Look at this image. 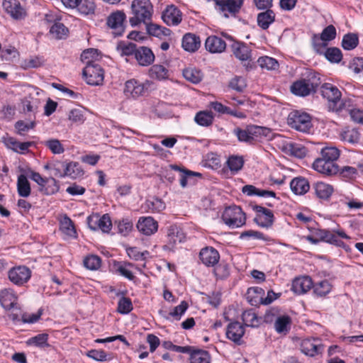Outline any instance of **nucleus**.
I'll return each instance as SVG.
<instances>
[{
  "instance_id": "obj_1",
  "label": "nucleus",
  "mask_w": 363,
  "mask_h": 363,
  "mask_svg": "<svg viewBox=\"0 0 363 363\" xmlns=\"http://www.w3.org/2000/svg\"><path fill=\"white\" fill-rule=\"evenodd\" d=\"M340 155V150L335 147L322 148L320 156L317 157L312 167L314 170L325 176L331 177L337 174L340 167L336 163Z\"/></svg>"
},
{
  "instance_id": "obj_2",
  "label": "nucleus",
  "mask_w": 363,
  "mask_h": 363,
  "mask_svg": "<svg viewBox=\"0 0 363 363\" xmlns=\"http://www.w3.org/2000/svg\"><path fill=\"white\" fill-rule=\"evenodd\" d=\"M152 6L149 0H133L131 4L133 16L129 19L131 26L135 27L141 23L147 24L152 16Z\"/></svg>"
},
{
  "instance_id": "obj_3",
  "label": "nucleus",
  "mask_w": 363,
  "mask_h": 363,
  "mask_svg": "<svg viewBox=\"0 0 363 363\" xmlns=\"http://www.w3.org/2000/svg\"><path fill=\"white\" fill-rule=\"evenodd\" d=\"M234 133L240 142L252 143L262 138L271 137V130L266 127L258 125H248L245 129L237 128L234 129Z\"/></svg>"
},
{
  "instance_id": "obj_4",
  "label": "nucleus",
  "mask_w": 363,
  "mask_h": 363,
  "mask_svg": "<svg viewBox=\"0 0 363 363\" xmlns=\"http://www.w3.org/2000/svg\"><path fill=\"white\" fill-rule=\"evenodd\" d=\"M321 95L327 99L328 108L330 111L339 112L345 106L342 100V94L338 88L330 83H325L320 87Z\"/></svg>"
},
{
  "instance_id": "obj_5",
  "label": "nucleus",
  "mask_w": 363,
  "mask_h": 363,
  "mask_svg": "<svg viewBox=\"0 0 363 363\" xmlns=\"http://www.w3.org/2000/svg\"><path fill=\"white\" fill-rule=\"evenodd\" d=\"M320 84V79L315 73H311L307 79L294 82L291 86V91L300 96H306L315 91Z\"/></svg>"
},
{
  "instance_id": "obj_6",
  "label": "nucleus",
  "mask_w": 363,
  "mask_h": 363,
  "mask_svg": "<svg viewBox=\"0 0 363 363\" xmlns=\"http://www.w3.org/2000/svg\"><path fill=\"white\" fill-rule=\"evenodd\" d=\"M222 219L231 228L241 227L245 223L246 220L244 212L238 206L225 208L222 215Z\"/></svg>"
},
{
  "instance_id": "obj_7",
  "label": "nucleus",
  "mask_w": 363,
  "mask_h": 363,
  "mask_svg": "<svg viewBox=\"0 0 363 363\" xmlns=\"http://www.w3.org/2000/svg\"><path fill=\"white\" fill-rule=\"evenodd\" d=\"M287 123L292 128L301 132H308L312 127L310 115L298 111H294L289 113Z\"/></svg>"
},
{
  "instance_id": "obj_8",
  "label": "nucleus",
  "mask_w": 363,
  "mask_h": 363,
  "mask_svg": "<svg viewBox=\"0 0 363 363\" xmlns=\"http://www.w3.org/2000/svg\"><path fill=\"white\" fill-rule=\"evenodd\" d=\"M82 74L86 83L89 85L99 86L102 84L104 82V70L101 66L94 62H87Z\"/></svg>"
},
{
  "instance_id": "obj_9",
  "label": "nucleus",
  "mask_w": 363,
  "mask_h": 363,
  "mask_svg": "<svg viewBox=\"0 0 363 363\" xmlns=\"http://www.w3.org/2000/svg\"><path fill=\"white\" fill-rule=\"evenodd\" d=\"M336 34L335 26L329 25L323 29L320 36L314 35L313 36V46L316 52L322 54L323 50L328 45V42L335 39Z\"/></svg>"
},
{
  "instance_id": "obj_10",
  "label": "nucleus",
  "mask_w": 363,
  "mask_h": 363,
  "mask_svg": "<svg viewBox=\"0 0 363 363\" xmlns=\"http://www.w3.org/2000/svg\"><path fill=\"white\" fill-rule=\"evenodd\" d=\"M125 19L126 16L122 11L113 12L107 18L106 24L110 28L113 29V34L115 36H119L123 33Z\"/></svg>"
},
{
  "instance_id": "obj_11",
  "label": "nucleus",
  "mask_w": 363,
  "mask_h": 363,
  "mask_svg": "<svg viewBox=\"0 0 363 363\" xmlns=\"http://www.w3.org/2000/svg\"><path fill=\"white\" fill-rule=\"evenodd\" d=\"M253 209L257 213L255 222L263 228H269L273 225L274 216L273 212L261 206H255Z\"/></svg>"
},
{
  "instance_id": "obj_12",
  "label": "nucleus",
  "mask_w": 363,
  "mask_h": 363,
  "mask_svg": "<svg viewBox=\"0 0 363 363\" xmlns=\"http://www.w3.org/2000/svg\"><path fill=\"white\" fill-rule=\"evenodd\" d=\"M31 272L30 269L25 266L13 267L9 272V280L16 285H23L30 278Z\"/></svg>"
},
{
  "instance_id": "obj_13",
  "label": "nucleus",
  "mask_w": 363,
  "mask_h": 363,
  "mask_svg": "<svg viewBox=\"0 0 363 363\" xmlns=\"http://www.w3.org/2000/svg\"><path fill=\"white\" fill-rule=\"evenodd\" d=\"M218 9L223 13V16L225 18H228V14L226 11L230 14L235 16L239 12L243 1L242 0H213Z\"/></svg>"
},
{
  "instance_id": "obj_14",
  "label": "nucleus",
  "mask_w": 363,
  "mask_h": 363,
  "mask_svg": "<svg viewBox=\"0 0 363 363\" xmlns=\"http://www.w3.org/2000/svg\"><path fill=\"white\" fill-rule=\"evenodd\" d=\"M3 8L14 19H22L26 14L25 9L21 6L18 0H4Z\"/></svg>"
},
{
  "instance_id": "obj_15",
  "label": "nucleus",
  "mask_w": 363,
  "mask_h": 363,
  "mask_svg": "<svg viewBox=\"0 0 363 363\" xmlns=\"http://www.w3.org/2000/svg\"><path fill=\"white\" fill-rule=\"evenodd\" d=\"M162 17L167 26H177L182 20V13L177 7L170 5L163 11Z\"/></svg>"
},
{
  "instance_id": "obj_16",
  "label": "nucleus",
  "mask_w": 363,
  "mask_h": 363,
  "mask_svg": "<svg viewBox=\"0 0 363 363\" xmlns=\"http://www.w3.org/2000/svg\"><path fill=\"white\" fill-rule=\"evenodd\" d=\"M149 84L141 83L135 79H130L126 82L124 92L130 94L133 97L143 96L148 89Z\"/></svg>"
},
{
  "instance_id": "obj_17",
  "label": "nucleus",
  "mask_w": 363,
  "mask_h": 363,
  "mask_svg": "<svg viewBox=\"0 0 363 363\" xmlns=\"http://www.w3.org/2000/svg\"><path fill=\"white\" fill-rule=\"evenodd\" d=\"M301 350L305 354L314 357L323 351V346L318 339H305L301 342Z\"/></svg>"
},
{
  "instance_id": "obj_18",
  "label": "nucleus",
  "mask_w": 363,
  "mask_h": 363,
  "mask_svg": "<svg viewBox=\"0 0 363 363\" xmlns=\"http://www.w3.org/2000/svg\"><path fill=\"white\" fill-rule=\"evenodd\" d=\"M245 334V328L243 325L238 321L230 323L228 324L226 330V337L236 343L241 345V338Z\"/></svg>"
},
{
  "instance_id": "obj_19",
  "label": "nucleus",
  "mask_w": 363,
  "mask_h": 363,
  "mask_svg": "<svg viewBox=\"0 0 363 363\" xmlns=\"http://www.w3.org/2000/svg\"><path fill=\"white\" fill-rule=\"evenodd\" d=\"M199 257L202 263L207 267H214L219 261L220 255L218 252L212 247L203 248Z\"/></svg>"
},
{
  "instance_id": "obj_20",
  "label": "nucleus",
  "mask_w": 363,
  "mask_h": 363,
  "mask_svg": "<svg viewBox=\"0 0 363 363\" xmlns=\"http://www.w3.org/2000/svg\"><path fill=\"white\" fill-rule=\"evenodd\" d=\"M231 49L235 57L242 62L251 61V50L248 45L241 42H234Z\"/></svg>"
},
{
  "instance_id": "obj_21",
  "label": "nucleus",
  "mask_w": 363,
  "mask_h": 363,
  "mask_svg": "<svg viewBox=\"0 0 363 363\" xmlns=\"http://www.w3.org/2000/svg\"><path fill=\"white\" fill-rule=\"evenodd\" d=\"M205 48L211 53H221L226 48V43L216 35L208 36L205 41Z\"/></svg>"
},
{
  "instance_id": "obj_22",
  "label": "nucleus",
  "mask_w": 363,
  "mask_h": 363,
  "mask_svg": "<svg viewBox=\"0 0 363 363\" xmlns=\"http://www.w3.org/2000/svg\"><path fill=\"white\" fill-rule=\"evenodd\" d=\"M137 228L144 235H150L157 230L158 224L151 217L140 218L137 223Z\"/></svg>"
},
{
  "instance_id": "obj_23",
  "label": "nucleus",
  "mask_w": 363,
  "mask_h": 363,
  "mask_svg": "<svg viewBox=\"0 0 363 363\" xmlns=\"http://www.w3.org/2000/svg\"><path fill=\"white\" fill-rule=\"evenodd\" d=\"M135 58L140 66H148L154 62L155 55L150 48L142 46L138 48Z\"/></svg>"
},
{
  "instance_id": "obj_24",
  "label": "nucleus",
  "mask_w": 363,
  "mask_h": 363,
  "mask_svg": "<svg viewBox=\"0 0 363 363\" xmlns=\"http://www.w3.org/2000/svg\"><path fill=\"white\" fill-rule=\"evenodd\" d=\"M313 286L312 279L307 276L296 278L293 281L292 290L297 294L308 292Z\"/></svg>"
},
{
  "instance_id": "obj_25",
  "label": "nucleus",
  "mask_w": 363,
  "mask_h": 363,
  "mask_svg": "<svg viewBox=\"0 0 363 363\" xmlns=\"http://www.w3.org/2000/svg\"><path fill=\"white\" fill-rule=\"evenodd\" d=\"M17 296L12 289H4L0 291V303L6 310L13 308L16 304Z\"/></svg>"
},
{
  "instance_id": "obj_26",
  "label": "nucleus",
  "mask_w": 363,
  "mask_h": 363,
  "mask_svg": "<svg viewBox=\"0 0 363 363\" xmlns=\"http://www.w3.org/2000/svg\"><path fill=\"white\" fill-rule=\"evenodd\" d=\"M201 46L200 38L193 33H186L182 38V48L188 52H194Z\"/></svg>"
},
{
  "instance_id": "obj_27",
  "label": "nucleus",
  "mask_w": 363,
  "mask_h": 363,
  "mask_svg": "<svg viewBox=\"0 0 363 363\" xmlns=\"http://www.w3.org/2000/svg\"><path fill=\"white\" fill-rule=\"evenodd\" d=\"M290 187L296 195L305 194L310 189L308 181L302 177L294 178L290 182Z\"/></svg>"
},
{
  "instance_id": "obj_28",
  "label": "nucleus",
  "mask_w": 363,
  "mask_h": 363,
  "mask_svg": "<svg viewBox=\"0 0 363 363\" xmlns=\"http://www.w3.org/2000/svg\"><path fill=\"white\" fill-rule=\"evenodd\" d=\"M60 230L68 238H75L77 236L74 224L67 215H64L60 220Z\"/></svg>"
},
{
  "instance_id": "obj_29",
  "label": "nucleus",
  "mask_w": 363,
  "mask_h": 363,
  "mask_svg": "<svg viewBox=\"0 0 363 363\" xmlns=\"http://www.w3.org/2000/svg\"><path fill=\"white\" fill-rule=\"evenodd\" d=\"M242 191L247 196H258L261 197L276 199V194L273 191L259 189L253 185H245L242 187Z\"/></svg>"
},
{
  "instance_id": "obj_30",
  "label": "nucleus",
  "mask_w": 363,
  "mask_h": 363,
  "mask_svg": "<svg viewBox=\"0 0 363 363\" xmlns=\"http://www.w3.org/2000/svg\"><path fill=\"white\" fill-rule=\"evenodd\" d=\"M313 189L315 195L321 199H328L333 191V187L331 185L322 182H316Z\"/></svg>"
},
{
  "instance_id": "obj_31",
  "label": "nucleus",
  "mask_w": 363,
  "mask_h": 363,
  "mask_svg": "<svg viewBox=\"0 0 363 363\" xmlns=\"http://www.w3.org/2000/svg\"><path fill=\"white\" fill-rule=\"evenodd\" d=\"M274 20L275 14L273 11L270 9H267L266 11L259 13L257 15V24L264 30L267 29Z\"/></svg>"
},
{
  "instance_id": "obj_32",
  "label": "nucleus",
  "mask_w": 363,
  "mask_h": 363,
  "mask_svg": "<svg viewBox=\"0 0 363 363\" xmlns=\"http://www.w3.org/2000/svg\"><path fill=\"white\" fill-rule=\"evenodd\" d=\"M18 194L21 197H28L30 194V186L27 177L21 174L17 181Z\"/></svg>"
},
{
  "instance_id": "obj_33",
  "label": "nucleus",
  "mask_w": 363,
  "mask_h": 363,
  "mask_svg": "<svg viewBox=\"0 0 363 363\" xmlns=\"http://www.w3.org/2000/svg\"><path fill=\"white\" fill-rule=\"evenodd\" d=\"M138 48L135 43L124 41L119 42L116 46V50L120 52L122 56H135Z\"/></svg>"
},
{
  "instance_id": "obj_34",
  "label": "nucleus",
  "mask_w": 363,
  "mask_h": 363,
  "mask_svg": "<svg viewBox=\"0 0 363 363\" xmlns=\"http://www.w3.org/2000/svg\"><path fill=\"white\" fill-rule=\"evenodd\" d=\"M184 77L193 84L199 83L203 78V74L199 69L194 67H187L183 70Z\"/></svg>"
},
{
  "instance_id": "obj_35",
  "label": "nucleus",
  "mask_w": 363,
  "mask_h": 363,
  "mask_svg": "<svg viewBox=\"0 0 363 363\" xmlns=\"http://www.w3.org/2000/svg\"><path fill=\"white\" fill-rule=\"evenodd\" d=\"M167 238L169 245H174L182 242L185 236L180 229L176 226H171L168 230Z\"/></svg>"
},
{
  "instance_id": "obj_36",
  "label": "nucleus",
  "mask_w": 363,
  "mask_h": 363,
  "mask_svg": "<svg viewBox=\"0 0 363 363\" xmlns=\"http://www.w3.org/2000/svg\"><path fill=\"white\" fill-rule=\"evenodd\" d=\"M194 120L197 124L201 126H209L213 121V115L211 111H203L196 113Z\"/></svg>"
},
{
  "instance_id": "obj_37",
  "label": "nucleus",
  "mask_w": 363,
  "mask_h": 363,
  "mask_svg": "<svg viewBox=\"0 0 363 363\" xmlns=\"http://www.w3.org/2000/svg\"><path fill=\"white\" fill-rule=\"evenodd\" d=\"M50 34L56 39L65 38L68 34V29L60 22H55L50 29Z\"/></svg>"
},
{
  "instance_id": "obj_38",
  "label": "nucleus",
  "mask_w": 363,
  "mask_h": 363,
  "mask_svg": "<svg viewBox=\"0 0 363 363\" xmlns=\"http://www.w3.org/2000/svg\"><path fill=\"white\" fill-rule=\"evenodd\" d=\"M145 206L152 213H159L163 211L166 206L164 202L159 198L153 197L145 202Z\"/></svg>"
},
{
  "instance_id": "obj_39",
  "label": "nucleus",
  "mask_w": 363,
  "mask_h": 363,
  "mask_svg": "<svg viewBox=\"0 0 363 363\" xmlns=\"http://www.w3.org/2000/svg\"><path fill=\"white\" fill-rule=\"evenodd\" d=\"M191 363H210V355L205 350H194L190 355Z\"/></svg>"
},
{
  "instance_id": "obj_40",
  "label": "nucleus",
  "mask_w": 363,
  "mask_h": 363,
  "mask_svg": "<svg viewBox=\"0 0 363 363\" xmlns=\"http://www.w3.org/2000/svg\"><path fill=\"white\" fill-rule=\"evenodd\" d=\"M65 177H69L72 179H77L84 174L80 165L77 162H69L66 166Z\"/></svg>"
},
{
  "instance_id": "obj_41",
  "label": "nucleus",
  "mask_w": 363,
  "mask_h": 363,
  "mask_svg": "<svg viewBox=\"0 0 363 363\" xmlns=\"http://www.w3.org/2000/svg\"><path fill=\"white\" fill-rule=\"evenodd\" d=\"M359 39L357 34L347 33L343 36L342 46L345 50H350L358 45Z\"/></svg>"
},
{
  "instance_id": "obj_42",
  "label": "nucleus",
  "mask_w": 363,
  "mask_h": 363,
  "mask_svg": "<svg viewBox=\"0 0 363 363\" xmlns=\"http://www.w3.org/2000/svg\"><path fill=\"white\" fill-rule=\"evenodd\" d=\"M340 137L343 141L354 144L359 142V133L355 128H348L341 133Z\"/></svg>"
},
{
  "instance_id": "obj_43",
  "label": "nucleus",
  "mask_w": 363,
  "mask_h": 363,
  "mask_svg": "<svg viewBox=\"0 0 363 363\" xmlns=\"http://www.w3.org/2000/svg\"><path fill=\"white\" fill-rule=\"evenodd\" d=\"M60 186L56 179L52 177L48 178L45 186L40 188V191L45 194L52 195L58 191Z\"/></svg>"
},
{
  "instance_id": "obj_44",
  "label": "nucleus",
  "mask_w": 363,
  "mask_h": 363,
  "mask_svg": "<svg viewBox=\"0 0 363 363\" xmlns=\"http://www.w3.org/2000/svg\"><path fill=\"white\" fill-rule=\"evenodd\" d=\"M257 63L261 68L267 70H275L279 67L278 62L274 58L268 56L260 57L257 60Z\"/></svg>"
},
{
  "instance_id": "obj_45",
  "label": "nucleus",
  "mask_w": 363,
  "mask_h": 363,
  "mask_svg": "<svg viewBox=\"0 0 363 363\" xmlns=\"http://www.w3.org/2000/svg\"><path fill=\"white\" fill-rule=\"evenodd\" d=\"M325 58L332 63H338L341 61L342 55L337 48H327L324 52Z\"/></svg>"
},
{
  "instance_id": "obj_46",
  "label": "nucleus",
  "mask_w": 363,
  "mask_h": 363,
  "mask_svg": "<svg viewBox=\"0 0 363 363\" xmlns=\"http://www.w3.org/2000/svg\"><path fill=\"white\" fill-rule=\"evenodd\" d=\"M38 99L26 97L22 101L23 111L26 113H35L38 107Z\"/></svg>"
},
{
  "instance_id": "obj_47",
  "label": "nucleus",
  "mask_w": 363,
  "mask_h": 363,
  "mask_svg": "<svg viewBox=\"0 0 363 363\" xmlns=\"http://www.w3.org/2000/svg\"><path fill=\"white\" fill-rule=\"evenodd\" d=\"M149 74L152 79H163L167 77V69L163 65H155L150 69Z\"/></svg>"
},
{
  "instance_id": "obj_48",
  "label": "nucleus",
  "mask_w": 363,
  "mask_h": 363,
  "mask_svg": "<svg viewBox=\"0 0 363 363\" xmlns=\"http://www.w3.org/2000/svg\"><path fill=\"white\" fill-rule=\"evenodd\" d=\"M332 286L327 280L318 282L313 286L314 293L319 296H325L331 291Z\"/></svg>"
},
{
  "instance_id": "obj_49",
  "label": "nucleus",
  "mask_w": 363,
  "mask_h": 363,
  "mask_svg": "<svg viewBox=\"0 0 363 363\" xmlns=\"http://www.w3.org/2000/svg\"><path fill=\"white\" fill-rule=\"evenodd\" d=\"M242 320L245 325L247 327H255L257 325L258 323L257 317L252 309L242 313Z\"/></svg>"
},
{
  "instance_id": "obj_50",
  "label": "nucleus",
  "mask_w": 363,
  "mask_h": 363,
  "mask_svg": "<svg viewBox=\"0 0 363 363\" xmlns=\"http://www.w3.org/2000/svg\"><path fill=\"white\" fill-rule=\"evenodd\" d=\"M76 8L82 14L89 15L94 12L95 4L91 0H81Z\"/></svg>"
},
{
  "instance_id": "obj_51",
  "label": "nucleus",
  "mask_w": 363,
  "mask_h": 363,
  "mask_svg": "<svg viewBox=\"0 0 363 363\" xmlns=\"http://www.w3.org/2000/svg\"><path fill=\"white\" fill-rule=\"evenodd\" d=\"M291 323V318L288 315L279 317L274 323L276 330L281 333L288 331V328Z\"/></svg>"
},
{
  "instance_id": "obj_52",
  "label": "nucleus",
  "mask_w": 363,
  "mask_h": 363,
  "mask_svg": "<svg viewBox=\"0 0 363 363\" xmlns=\"http://www.w3.org/2000/svg\"><path fill=\"white\" fill-rule=\"evenodd\" d=\"M101 260L96 255H89L84 259V267L90 270H96L101 266Z\"/></svg>"
},
{
  "instance_id": "obj_53",
  "label": "nucleus",
  "mask_w": 363,
  "mask_h": 363,
  "mask_svg": "<svg viewBox=\"0 0 363 363\" xmlns=\"http://www.w3.org/2000/svg\"><path fill=\"white\" fill-rule=\"evenodd\" d=\"M337 174L344 179H353L357 176L358 171L357 169L354 167L343 166L340 168V171H338Z\"/></svg>"
},
{
  "instance_id": "obj_54",
  "label": "nucleus",
  "mask_w": 363,
  "mask_h": 363,
  "mask_svg": "<svg viewBox=\"0 0 363 363\" xmlns=\"http://www.w3.org/2000/svg\"><path fill=\"white\" fill-rule=\"evenodd\" d=\"M44 144L53 154H61L65 151L62 145L57 139L48 140L45 141Z\"/></svg>"
},
{
  "instance_id": "obj_55",
  "label": "nucleus",
  "mask_w": 363,
  "mask_h": 363,
  "mask_svg": "<svg viewBox=\"0 0 363 363\" xmlns=\"http://www.w3.org/2000/svg\"><path fill=\"white\" fill-rule=\"evenodd\" d=\"M48 335L46 333H41L29 339L28 343L33 344L40 347H48L49 344L48 343Z\"/></svg>"
},
{
  "instance_id": "obj_56",
  "label": "nucleus",
  "mask_w": 363,
  "mask_h": 363,
  "mask_svg": "<svg viewBox=\"0 0 363 363\" xmlns=\"http://www.w3.org/2000/svg\"><path fill=\"white\" fill-rule=\"evenodd\" d=\"M133 305L131 300L127 297H122L118 303V311L122 314H126L131 311Z\"/></svg>"
},
{
  "instance_id": "obj_57",
  "label": "nucleus",
  "mask_w": 363,
  "mask_h": 363,
  "mask_svg": "<svg viewBox=\"0 0 363 363\" xmlns=\"http://www.w3.org/2000/svg\"><path fill=\"white\" fill-rule=\"evenodd\" d=\"M133 224L128 218H123L118 222V233L123 236L127 235L133 229Z\"/></svg>"
},
{
  "instance_id": "obj_58",
  "label": "nucleus",
  "mask_w": 363,
  "mask_h": 363,
  "mask_svg": "<svg viewBox=\"0 0 363 363\" xmlns=\"http://www.w3.org/2000/svg\"><path fill=\"white\" fill-rule=\"evenodd\" d=\"M67 163L62 161H55L52 162V170L53 174L57 177H65V170Z\"/></svg>"
},
{
  "instance_id": "obj_59",
  "label": "nucleus",
  "mask_w": 363,
  "mask_h": 363,
  "mask_svg": "<svg viewBox=\"0 0 363 363\" xmlns=\"http://www.w3.org/2000/svg\"><path fill=\"white\" fill-rule=\"evenodd\" d=\"M99 230L103 233H108L112 227V222L108 214H104L102 216H99V222L98 223Z\"/></svg>"
},
{
  "instance_id": "obj_60",
  "label": "nucleus",
  "mask_w": 363,
  "mask_h": 363,
  "mask_svg": "<svg viewBox=\"0 0 363 363\" xmlns=\"http://www.w3.org/2000/svg\"><path fill=\"white\" fill-rule=\"evenodd\" d=\"M228 167L231 171L238 172L243 166V160L240 157L231 156L227 161Z\"/></svg>"
},
{
  "instance_id": "obj_61",
  "label": "nucleus",
  "mask_w": 363,
  "mask_h": 363,
  "mask_svg": "<svg viewBox=\"0 0 363 363\" xmlns=\"http://www.w3.org/2000/svg\"><path fill=\"white\" fill-rule=\"evenodd\" d=\"M188 307V303L183 301L179 306L174 308L172 311L169 313V315L174 318L175 320H180L182 315L185 313Z\"/></svg>"
},
{
  "instance_id": "obj_62",
  "label": "nucleus",
  "mask_w": 363,
  "mask_h": 363,
  "mask_svg": "<svg viewBox=\"0 0 363 363\" xmlns=\"http://www.w3.org/2000/svg\"><path fill=\"white\" fill-rule=\"evenodd\" d=\"M86 356L98 362H105L110 359L104 350H91L86 353Z\"/></svg>"
},
{
  "instance_id": "obj_63",
  "label": "nucleus",
  "mask_w": 363,
  "mask_h": 363,
  "mask_svg": "<svg viewBox=\"0 0 363 363\" xmlns=\"http://www.w3.org/2000/svg\"><path fill=\"white\" fill-rule=\"evenodd\" d=\"M245 80L242 77H235L231 79L229 84V86L238 91L242 92L246 87Z\"/></svg>"
},
{
  "instance_id": "obj_64",
  "label": "nucleus",
  "mask_w": 363,
  "mask_h": 363,
  "mask_svg": "<svg viewBox=\"0 0 363 363\" xmlns=\"http://www.w3.org/2000/svg\"><path fill=\"white\" fill-rule=\"evenodd\" d=\"M349 67L357 74L363 73V58H354L350 62Z\"/></svg>"
}]
</instances>
